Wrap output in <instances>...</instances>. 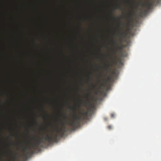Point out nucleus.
<instances>
[{
    "instance_id": "nucleus-26",
    "label": "nucleus",
    "mask_w": 161,
    "mask_h": 161,
    "mask_svg": "<svg viewBox=\"0 0 161 161\" xmlns=\"http://www.w3.org/2000/svg\"><path fill=\"white\" fill-rule=\"evenodd\" d=\"M98 82H100V80H99V79H98Z\"/></svg>"
},
{
    "instance_id": "nucleus-24",
    "label": "nucleus",
    "mask_w": 161,
    "mask_h": 161,
    "mask_svg": "<svg viewBox=\"0 0 161 161\" xmlns=\"http://www.w3.org/2000/svg\"><path fill=\"white\" fill-rule=\"evenodd\" d=\"M43 112L44 113H45V110L44 109H43Z\"/></svg>"
},
{
    "instance_id": "nucleus-5",
    "label": "nucleus",
    "mask_w": 161,
    "mask_h": 161,
    "mask_svg": "<svg viewBox=\"0 0 161 161\" xmlns=\"http://www.w3.org/2000/svg\"><path fill=\"white\" fill-rule=\"evenodd\" d=\"M142 6L144 7H146L148 9H150L152 6V4L149 2H147L145 3H142Z\"/></svg>"
},
{
    "instance_id": "nucleus-10",
    "label": "nucleus",
    "mask_w": 161,
    "mask_h": 161,
    "mask_svg": "<svg viewBox=\"0 0 161 161\" xmlns=\"http://www.w3.org/2000/svg\"><path fill=\"white\" fill-rule=\"evenodd\" d=\"M133 12L130 13L129 14V17H127V19H129V17H132L133 16Z\"/></svg>"
},
{
    "instance_id": "nucleus-14",
    "label": "nucleus",
    "mask_w": 161,
    "mask_h": 161,
    "mask_svg": "<svg viewBox=\"0 0 161 161\" xmlns=\"http://www.w3.org/2000/svg\"><path fill=\"white\" fill-rule=\"evenodd\" d=\"M142 11L143 12V14H145L147 12V10L146 9H144Z\"/></svg>"
},
{
    "instance_id": "nucleus-28",
    "label": "nucleus",
    "mask_w": 161,
    "mask_h": 161,
    "mask_svg": "<svg viewBox=\"0 0 161 161\" xmlns=\"http://www.w3.org/2000/svg\"><path fill=\"white\" fill-rule=\"evenodd\" d=\"M116 48H115V50H116Z\"/></svg>"
},
{
    "instance_id": "nucleus-7",
    "label": "nucleus",
    "mask_w": 161,
    "mask_h": 161,
    "mask_svg": "<svg viewBox=\"0 0 161 161\" xmlns=\"http://www.w3.org/2000/svg\"><path fill=\"white\" fill-rule=\"evenodd\" d=\"M110 65V63L107 62L105 65L104 66V68L105 70L106 71L109 70L110 69L109 66Z\"/></svg>"
},
{
    "instance_id": "nucleus-17",
    "label": "nucleus",
    "mask_w": 161,
    "mask_h": 161,
    "mask_svg": "<svg viewBox=\"0 0 161 161\" xmlns=\"http://www.w3.org/2000/svg\"><path fill=\"white\" fill-rule=\"evenodd\" d=\"M95 87V86L93 85L92 84V85H91V87L93 89H94V87Z\"/></svg>"
},
{
    "instance_id": "nucleus-12",
    "label": "nucleus",
    "mask_w": 161,
    "mask_h": 161,
    "mask_svg": "<svg viewBox=\"0 0 161 161\" xmlns=\"http://www.w3.org/2000/svg\"><path fill=\"white\" fill-rule=\"evenodd\" d=\"M121 7L120 6H117L115 7V9H121Z\"/></svg>"
},
{
    "instance_id": "nucleus-16",
    "label": "nucleus",
    "mask_w": 161,
    "mask_h": 161,
    "mask_svg": "<svg viewBox=\"0 0 161 161\" xmlns=\"http://www.w3.org/2000/svg\"><path fill=\"white\" fill-rule=\"evenodd\" d=\"M108 129H110H110H111L112 128V126H111V125H108Z\"/></svg>"
},
{
    "instance_id": "nucleus-13",
    "label": "nucleus",
    "mask_w": 161,
    "mask_h": 161,
    "mask_svg": "<svg viewBox=\"0 0 161 161\" xmlns=\"http://www.w3.org/2000/svg\"><path fill=\"white\" fill-rule=\"evenodd\" d=\"M111 79V78L110 77H109L108 78V79L106 80L107 82H109V81Z\"/></svg>"
},
{
    "instance_id": "nucleus-3",
    "label": "nucleus",
    "mask_w": 161,
    "mask_h": 161,
    "mask_svg": "<svg viewBox=\"0 0 161 161\" xmlns=\"http://www.w3.org/2000/svg\"><path fill=\"white\" fill-rule=\"evenodd\" d=\"M45 137L43 136L42 139H41L39 136H38V140H35V142L31 144L32 147L35 149H38L40 145L43 142V139H45L47 141L48 144H50V143H48V141L44 138Z\"/></svg>"
},
{
    "instance_id": "nucleus-18",
    "label": "nucleus",
    "mask_w": 161,
    "mask_h": 161,
    "mask_svg": "<svg viewBox=\"0 0 161 161\" xmlns=\"http://www.w3.org/2000/svg\"><path fill=\"white\" fill-rule=\"evenodd\" d=\"M41 130H45V129L43 128L42 127H41L40 128Z\"/></svg>"
},
{
    "instance_id": "nucleus-1",
    "label": "nucleus",
    "mask_w": 161,
    "mask_h": 161,
    "mask_svg": "<svg viewBox=\"0 0 161 161\" xmlns=\"http://www.w3.org/2000/svg\"><path fill=\"white\" fill-rule=\"evenodd\" d=\"M66 127L63 125L59 129H56V133L54 134H51L50 135H47L44 138L47 140L49 143L54 142H57L59 138L62 137L66 132Z\"/></svg>"
},
{
    "instance_id": "nucleus-30",
    "label": "nucleus",
    "mask_w": 161,
    "mask_h": 161,
    "mask_svg": "<svg viewBox=\"0 0 161 161\" xmlns=\"http://www.w3.org/2000/svg\"><path fill=\"white\" fill-rule=\"evenodd\" d=\"M60 123H61L62 124H62V123L61 122V121L60 122Z\"/></svg>"
},
{
    "instance_id": "nucleus-20",
    "label": "nucleus",
    "mask_w": 161,
    "mask_h": 161,
    "mask_svg": "<svg viewBox=\"0 0 161 161\" xmlns=\"http://www.w3.org/2000/svg\"><path fill=\"white\" fill-rule=\"evenodd\" d=\"M114 114H111V117H114Z\"/></svg>"
},
{
    "instance_id": "nucleus-9",
    "label": "nucleus",
    "mask_w": 161,
    "mask_h": 161,
    "mask_svg": "<svg viewBox=\"0 0 161 161\" xmlns=\"http://www.w3.org/2000/svg\"><path fill=\"white\" fill-rule=\"evenodd\" d=\"M92 94V93L90 91H88L87 93V95L85 96V98L88 100L89 96H91Z\"/></svg>"
},
{
    "instance_id": "nucleus-29",
    "label": "nucleus",
    "mask_w": 161,
    "mask_h": 161,
    "mask_svg": "<svg viewBox=\"0 0 161 161\" xmlns=\"http://www.w3.org/2000/svg\"><path fill=\"white\" fill-rule=\"evenodd\" d=\"M103 86H105V84H104L103 85Z\"/></svg>"
},
{
    "instance_id": "nucleus-22",
    "label": "nucleus",
    "mask_w": 161,
    "mask_h": 161,
    "mask_svg": "<svg viewBox=\"0 0 161 161\" xmlns=\"http://www.w3.org/2000/svg\"><path fill=\"white\" fill-rule=\"evenodd\" d=\"M88 80L89 81H91V79L90 78H89L88 79Z\"/></svg>"
},
{
    "instance_id": "nucleus-2",
    "label": "nucleus",
    "mask_w": 161,
    "mask_h": 161,
    "mask_svg": "<svg viewBox=\"0 0 161 161\" xmlns=\"http://www.w3.org/2000/svg\"><path fill=\"white\" fill-rule=\"evenodd\" d=\"M79 115L77 116L75 115L73 116V119L69 121H67V118L65 114L63 115L64 119L65 120L68 125L71 126L73 130L75 129L79 125L82 121L86 120V117H82L81 114L79 113Z\"/></svg>"
},
{
    "instance_id": "nucleus-15",
    "label": "nucleus",
    "mask_w": 161,
    "mask_h": 161,
    "mask_svg": "<svg viewBox=\"0 0 161 161\" xmlns=\"http://www.w3.org/2000/svg\"><path fill=\"white\" fill-rule=\"evenodd\" d=\"M113 44L115 46L117 45V43H116L115 41L114 40L112 41Z\"/></svg>"
},
{
    "instance_id": "nucleus-27",
    "label": "nucleus",
    "mask_w": 161,
    "mask_h": 161,
    "mask_svg": "<svg viewBox=\"0 0 161 161\" xmlns=\"http://www.w3.org/2000/svg\"><path fill=\"white\" fill-rule=\"evenodd\" d=\"M56 122H57V123H58V120H57L56 121Z\"/></svg>"
},
{
    "instance_id": "nucleus-23",
    "label": "nucleus",
    "mask_w": 161,
    "mask_h": 161,
    "mask_svg": "<svg viewBox=\"0 0 161 161\" xmlns=\"http://www.w3.org/2000/svg\"><path fill=\"white\" fill-rule=\"evenodd\" d=\"M119 25H121V22H120H120H119Z\"/></svg>"
},
{
    "instance_id": "nucleus-4",
    "label": "nucleus",
    "mask_w": 161,
    "mask_h": 161,
    "mask_svg": "<svg viewBox=\"0 0 161 161\" xmlns=\"http://www.w3.org/2000/svg\"><path fill=\"white\" fill-rule=\"evenodd\" d=\"M23 152L25 153L23 154V157L25 158H27L31 153H33L34 151L30 147L27 146L23 147Z\"/></svg>"
},
{
    "instance_id": "nucleus-8",
    "label": "nucleus",
    "mask_w": 161,
    "mask_h": 161,
    "mask_svg": "<svg viewBox=\"0 0 161 161\" xmlns=\"http://www.w3.org/2000/svg\"><path fill=\"white\" fill-rule=\"evenodd\" d=\"M80 114L81 115L82 117H86V120L87 119V116L88 114V112L87 111L84 112L83 113H80Z\"/></svg>"
},
{
    "instance_id": "nucleus-31",
    "label": "nucleus",
    "mask_w": 161,
    "mask_h": 161,
    "mask_svg": "<svg viewBox=\"0 0 161 161\" xmlns=\"http://www.w3.org/2000/svg\"><path fill=\"white\" fill-rule=\"evenodd\" d=\"M127 2H129V1H127Z\"/></svg>"
},
{
    "instance_id": "nucleus-25",
    "label": "nucleus",
    "mask_w": 161,
    "mask_h": 161,
    "mask_svg": "<svg viewBox=\"0 0 161 161\" xmlns=\"http://www.w3.org/2000/svg\"><path fill=\"white\" fill-rule=\"evenodd\" d=\"M72 108V109L75 110V108Z\"/></svg>"
},
{
    "instance_id": "nucleus-11",
    "label": "nucleus",
    "mask_w": 161,
    "mask_h": 161,
    "mask_svg": "<svg viewBox=\"0 0 161 161\" xmlns=\"http://www.w3.org/2000/svg\"><path fill=\"white\" fill-rule=\"evenodd\" d=\"M143 13L142 11L140 12L139 15L141 17H142L143 15Z\"/></svg>"
},
{
    "instance_id": "nucleus-6",
    "label": "nucleus",
    "mask_w": 161,
    "mask_h": 161,
    "mask_svg": "<svg viewBox=\"0 0 161 161\" xmlns=\"http://www.w3.org/2000/svg\"><path fill=\"white\" fill-rule=\"evenodd\" d=\"M124 33L125 32H123L122 31L121 28V27L120 26L119 27V33H118L117 35V36L120 37L123 35V34H124Z\"/></svg>"
},
{
    "instance_id": "nucleus-19",
    "label": "nucleus",
    "mask_w": 161,
    "mask_h": 161,
    "mask_svg": "<svg viewBox=\"0 0 161 161\" xmlns=\"http://www.w3.org/2000/svg\"><path fill=\"white\" fill-rule=\"evenodd\" d=\"M82 101L84 102L85 104H86L87 103V102L86 101H84L83 100H82Z\"/></svg>"
},
{
    "instance_id": "nucleus-21",
    "label": "nucleus",
    "mask_w": 161,
    "mask_h": 161,
    "mask_svg": "<svg viewBox=\"0 0 161 161\" xmlns=\"http://www.w3.org/2000/svg\"><path fill=\"white\" fill-rule=\"evenodd\" d=\"M35 124L36 125H38V124L37 122L36 121H35Z\"/></svg>"
}]
</instances>
